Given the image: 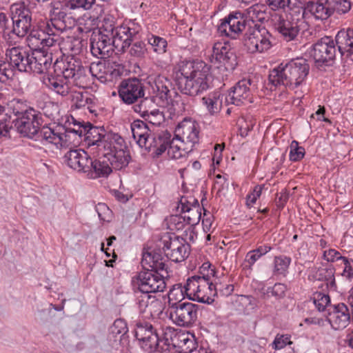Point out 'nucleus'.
<instances>
[{"instance_id":"5","label":"nucleus","mask_w":353,"mask_h":353,"mask_svg":"<svg viewBox=\"0 0 353 353\" xmlns=\"http://www.w3.org/2000/svg\"><path fill=\"white\" fill-rule=\"evenodd\" d=\"M214 274L215 270L210 269L207 274L200 272L199 274L189 277L184 285L185 295L189 299L212 303L218 291L217 285H214L210 279L211 276H214Z\"/></svg>"},{"instance_id":"64","label":"nucleus","mask_w":353,"mask_h":353,"mask_svg":"<svg viewBox=\"0 0 353 353\" xmlns=\"http://www.w3.org/2000/svg\"><path fill=\"white\" fill-rule=\"evenodd\" d=\"M179 203L181 210L200 205L198 200L192 196H183L181 198Z\"/></svg>"},{"instance_id":"38","label":"nucleus","mask_w":353,"mask_h":353,"mask_svg":"<svg viewBox=\"0 0 353 353\" xmlns=\"http://www.w3.org/2000/svg\"><path fill=\"white\" fill-rule=\"evenodd\" d=\"M222 101L219 92L210 93L202 98V103L210 115H216L221 111Z\"/></svg>"},{"instance_id":"32","label":"nucleus","mask_w":353,"mask_h":353,"mask_svg":"<svg viewBox=\"0 0 353 353\" xmlns=\"http://www.w3.org/2000/svg\"><path fill=\"white\" fill-rule=\"evenodd\" d=\"M88 70L92 77H95L101 81L107 80L108 74H110L112 78L121 74L118 69L112 70V68L110 67V63L106 64L104 61L92 63Z\"/></svg>"},{"instance_id":"16","label":"nucleus","mask_w":353,"mask_h":353,"mask_svg":"<svg viewBox=\"0 0 353 353\" xmlns=\"http://www.w3.org/2000/svg\"><path fill=\"white\" fill-rule=\"evenodd\" d=\"M246 20L240 12L230 13L221 20L217 30L221 35L236 39L241 32L246 29Z\"/></svg>"},{"instance_id":"27","label":"nucleus","mask_w":353,"mask_h":353,"mask_svg":"<svg viewBox=\"0 0 353 353\" xmlns=\"http://www.w3.org/2000/svg\"><path fill=\"white\" fill-rule=\"evenodd\" d=\"M138 31L128 26H117V30L113 34V45L119 52H124L130 45Z\"/></svg>"},{"instance_id":"47","label":"nucleus","mask_w":353,"mask_h":353,"mask_svg":"<svg viewBox=\"0 0 353 353\" xmlns=\"http://www.w3.org/2000/svg\"><path fill=\"white\" fill-rule=\"evenodd\" d=\"M11 117L4 112V107L0 105V138L6 137L12 128Z\"/></svg>"},{"instance_id":"35","label":"nucleus","mask_w":353,"mask_h":353,"mask_svg":"<svg viewBox=\"0 0 353 353\" xmlns=\"http://www.w3.org/2000/svg\"><path fill=\"white\" fill-rule=\"evenodd\" d=\"M311 273L314 279L329 282L331 286L335 285V268L332 265L314 267L311 269Z\"/></svg>"},{"instance_id":"26","label":"nucleus","mask_w":353,"mask_h":353,"mask_svg":"<svg viewBox=\"0 0 353 353\" xmlns=\"http://www.w3.org/2000/svg\"><path fill=\"white\" fill-rule=\"evenodd\" d=\"M83 67L81 61L75 56H67L64 59L59 61H55L53 65V70L55 73L62 74V79H70L76 72Z\"/></svg>"},{"instance_id":"58","label":"nucleus","mask_w":353,"mask_h":353,"mask_svg":"<svg viewBox=\"0 0 353 353\" xmlns=\"http://www.w3.org/2000/svg\"><path fill=\"white\" fill-rule=\"evenodd\" d=\"M185 225H188L186 219L183 214L173 215L170 218V227L174 230H181L185 228Z\"/></svg>"},{"instance_id":"22","label":"nucleus","mask_w":353,"mask_h":353,"mask_svg":"<svg viewBox=\"0 0 353 353\" xmlns=\"http://www.w3.org/2000/svg\"><path fill=\"white\" fill-rule=\"evenodd\" d=\"M64 158L68 165L78 172L87 173L92 165V159L82 149L70 150L65 154Z\"/></svg>"},{"instance_id":"3","label":"nucleus","mask_w":353,"mask_h":353,"mask_svg":"<svg viewBox=\"0 0 353 353\" xmlns=\"http://www.w3.org/2000/svg\"><path fill=\"white\" fill-rule=\"evenodd\" d=\"M14 121L18 132L23 137L39 141L43 145L60 141V138L54 134V129L46 125L41 128L43 120L41 114L35 110H30L25 116L11 120V124Z\"/></svg>"},{"instance_id":"17","label":"nucleus","mask_w":353,"mask_h":353,"mask_svg":"<svg viewBox=\"0 0 353 353\" xmlns=\"http://www.w3.org/2000/svg\"><path fill=\"white\" fill-rule=\"evenodd\" d=\"M199 125L191 119H184L175 129V139L181 143L186 144L192 148L199 142Z\"/></svg>"},{"instance_id":"21","label":"nucleus","mask_w":353,"mask_h":353,"mask_svg":"<svg viewBox=\"0 0 353 353\" xmlns=\"http://www.w3.org/2000/svg\"><path fill=\"white\" fill-rule=\"evenodd\" d=\"M113 38L114 36L104 34H98L92 37L90 42L92 54L101 59L109 57L115 49Z\"/></svg>"},{"instance_id":"20","label":"nucleus","mask_w":353,"mask_h":353,"mask_svg":"<svg viewBox=\"0 0 353 353\" xmlns=\"http://www.w3.org/2000/svg\"><path fill=\"white\" fill-rule=\"evenodd\" d=\"M296 17H301L302 19H308L310 16L316 20H326L330 16V11L327 1H310L306 3L302 0L301 10L299 14H296Z\"/></svg>"},{"instance_id":"44","label":"nucleus","mask_w":353,"mask_h":353,"mask_svg":"<svg viewBox=\"0 0 353 353\" xmlns=\"http://www.w3.org/2000/svg\"><path fill=\"white\" fill-rule=\"evenodd\" d=\"M140 102L139 104L135 105L134 107V111L139 112L142 117H145L146 114H148L152 110H153L154 105V97H143L139 98Z\"/></svg>"},{"instance_id":"60","label":"nucleus","mask_w":353,"mask_h":353,"mask_svg":"<svg viewBox=\"0 0 353 353\" xmlns=\"http://www.w3.org/2000/svg\"><path fill=\"white\" fill-rule=\"evenodd\" d=\"M128 332V328L126 322L121 319H118L114 321L112 326L111 327V332L114 335H125Z\"/></svg>"},{"instance_id":"59","label":"nucleus","mask_w":353,"mask_h":353,"mask_svg":"<svg viewBox=\"0 0 353 353\" xmlns=\"http://www.w3.org/2000/svg\"><path fill=\"white\" fill-rule=\"evenodd\" d=\"M95 0H69L66 6L70 9L83 8L89 10L94 3Z\"/></svg>"},{"instance_id":"34","label":"nucleus","mask_w":353,"mask_h":353,"mask_svg":"<svg viewBox=\"0 0 353 353\" xmlns=\"http://www.w3.org/2000/svg\"><path fill=\"white\" fill-rule=\"evenodd\" d=\"M131 130L134 139L141 148L146 145L147 140L152 134L147 124L140 120H136L131 124Z\"/></svg>"},{"instance_id":"40","label":"nucleus","mask_w":353,"mask_h":353,"mask_svg":"<svg viewBox=\"0 0 353 353\" xmlns=\"http://www.w3.org/2000/svg\"><path fill=\"white\" fill-rule=\"evenodd\" d=\"M89 70L85 67H81L73 76L70 77L72 83L79 88H89L92 84V79L90 77Z\"/></svg>"},{"instance_id":"33","label":"nucleus","mask_w":353,"mask_h":353,"mask_svg":"<svg viewBox=\"0 0 353 353\" xmlns=\"http://www.w3.org/2000/svg\"><path fill=\"white\" fill-rule=\"evenodd\" d=\"M338 51L341 56L345 52L353 53V29H342L336 35Z\"/></svg>"},{"instance_id":"8","label":"nucleus","mask_w":353,"mask_h":353,"mask_svg":"<svg viewBox=\"0 0 353 353\" xmlns=\"http://www.w3.org/2000/svg\"><path fill=\"white\" fill-rule=\"evenodd\" d=\"M12 26L9 35L12 34L19 38L27 35L32 26V12L23 3H14L10 6Z\"/></svg>"},{"instance_id":"10","label":"nucleus","mask_w":353,"mask_h":353,"mask_svg":"<svg viewBox=\"0 0 353 353\" xmlns=\"http://www.w3.org/2000/svg\"><path fill=\"white\" fill-rule=\"evenodd\" d=\"M159 245L162 247L166 257L174 262L183 261L188 256L189 244L174 234H164L159 240Z\"/></svg>"},{"instance_id":"57","label":"nucleus","mask_w":353,"mask_h":353,"mask_svg":"<svg viewBox=\"0 0 353 353\" xmlns=\"http://www.w3.org/2000/svg\"><path fill=\"white\" fill-rule=\"evenodd\" d=\"M305 154V149L299 146L296 141H293L290 145V159L292 161H298L302 159Z\"/></svg>"},{"instance_id":"28","label":"nucleus","mask_w":353,"mask_h":353,"mask_svg":"<svg viewBox=\"0 0 353 353\" xmlns=\"http://www.w3.org/2000/svg\"><path fill=\"white\" fill-rule=\"evenodd\" d=\"M74 126H77V129L71 128H64L61 127L59 128V130H54V134L60 138V141L50 142V143L54 144L57 146L59 145L63 146L67 145L68 142H70L71 138H73L72 141H74L77 137H81L85 135V132L87 130L85 124L74 123Z\"/></svg>"},{"instance_id":"7","label":"nucleus","mask_w":353,"mask_h":353,"mask_svg":"<svg viewBox=\"0 0 353 353\" xmlns=\"http://www.w3.org/2000/svg\"><path fill=\"white\" fill-rule=\"evenodd\" d=\"M272 35L269 31L261 25L248 24L243 38V45L249 53L263 52L270 48Z\"/></svg>"},{"instance_id":"62","label":"nucleus","mask_w":353,"mask_h":353,"mask_svg":"<svg viewBox=\"0 0 353 353\" xmlns=\"http://www.w3.org/2000/svg\"><path fill=\"white\" fill-rule=\"evenodd\" d=\"M144 118L149 123L158 125L163 121V114L158 109H153Z\"/></svg>"},{"instance_id":"13","label":"nucleus","mask_w":353,"mask_h":353,"mask_svg":"<svg viewBox=\"0 0 353 353\" xmlns=\"http://www.w3.org/2000/svg\"><path fill=\"white\" fill-rule=\"evenodd\" d=\"M338 44L330 37H324L313 46V58L318 66L330 65L336 54Z\"/></svg>"},{"instance_id":"29","label":"nucleus","mask_w":353,"mask_h":353,"mask_svg":"<svg viewBox=\"0 0 353 353\" xmlns=\"http://www.w3.org/2000/svg\"><path fill=\"white\" fill-rule=\"evenodd\" d=\"M265 2L271 10L288 12L289 15H296L301 10L302 0H265Z\"/></svg>"},{"instance_id":"61","label":"nucleus","mask_w":353,"mask_h":353,"mask_svg":"<svg viewBox=\"0 0 353 353\" xmlns=\"http://www.w3.org/2000/svg\"><path fill=\"white\" fill-rule=\"evenodd\" d=\"M170 104L171 105L170 108V112L174 115L182 114L185 110V105L183 100L179 98L174 100L171 99Z\"/></svg>"},{"instance_id":"31","label":"nucleus","mask_w":353,"mask_h":353,"mask_svg":"<svg viewBox=\"0 0 353 353\" xmlns=\"http://www.w3.org/2000/svg\"><path fill=\"white\" fill-rule=\"evenodd\" d=\"M143 270H154L156 271H167V265L165 259L159 252L152 251H143L141 260Z\"/></svg>"},{"instance_id":"46","label":"nucleus","mask_w":353,"mask_h":353,"mask_svg":"<svg viewBox=\"0 0 353 353\" xmlns=\"http://www.w3.org/2000/svg\"><path fill=\"white\" fill-rule=\"evenodd\" d=\"M185 288L183 287L181 284H176L173 286L172 289L170 290L168 294V303H169V309H171V305L174 303L175 302L183 303L182 300L185 297Z\"/></svg>"},{"instance_id":"1","label":"nucleus","mask_w":353,"mask_h":353,"mask_svg":"<svg viewBox=\"0 0 353 353\" xmlns=\"http://www.w3.org/2000/svg\"><path fill=\"white\" fill-rule=\"evenodd\" d=\"M210 67L203 61H181L175 72L178 89L189 96H196L210 88Z\"/></svg>"},{"instance_id":"2","label":"nucleus","mask_w":353,"mask_h":353,"mask_svg":"<svg viewBox=\"0 0 353 353\" xmlns=\"http://www.w3.org/2000/svg\"><path fill=\"white\" fill-rule=\"evenodd\" d=\"M310 66L306 59L299 58L292 60L270 72L268 79L274 85H283L294 89L300 85L309 73Z\"/></svg>"},{"instance_id":"53","label":"nucleus","mask_w":353,"mask_h":353,"mask_svg":"<svg viewBox=\"0 0 353 353\" xmlns=\"http://www.w3.org/2000/svg\"><path fill=\"white\" fill-rule=\"evenodd\" d=\"M30 34L28 36V41L29 45L39 47L42 46L44 37H46V34L41 29H33L30 30Z\"/></svg>"},{"instance_id":"23","label":"nucleus","mask_w":353,"mask_h":353,"mask_svg":"<svg viewBox=\"0 0 353 353\" xmlns=\"http://www.w3.org/2000/svg\"><path fill=\"white\" fill-rule=\"evenodd\" d=\"M170 141L171 134L168 130H163L152 134L143 148L159 157L168 149Z\"/></svg>"},{"instance_id":"48","label":"nucleus","mask_w":353,"mask_h":353,"mask_svg":"<svg viewBox=\"0 0 353 353\" xmlns=\"http://www.w3.org/2000/svg\"><path fill=\"white\" fill-rule=\"evenodd\" d=\"M148 43L152 47L154 52L162 54L166 52L167 41L160 37L152 35L148 39Z\"/></svg>"},{"instance_id":"45","label":"nucleus","mask_w":353,"mask_h":353,"mask_svg":"<svg viewBox=\"0 0 353 353\" xmlns=\"http://www.w3.org/2000/svg\"><path fill=\"white\" fill-rule=\"evenodd\" d=\"M181 214L185 216L188 225H197L201 218V208L200 205L181 210Z\"/></svg>"},{"instance_id":"36","label":"nucleus","mask_w":353,"mask_h":353,"mask_svg":"<svg viewBox=\"0 0 353 353\" xmlns=\"http://www.w3.org/2000/svg\"><path fill=\"white\" fill-rule=\"evenodd\" d=\"M268 6L265 3H255L246 10L249 19L254 22L264 23L269 19Z\"/></svg>"},{"instance_id":"30","label":"nucleus","mask_w":353,"mask_h":353,"mask_svg":"<svg viewBox=\"0 0 353 353\" xmlns=\"http://www.w3.org/2000/svg\"><path fill=\"white\" fill-rule=\"evenodd\" d=\"M152 89L156 93L162 105H168L171 100V81L164 76L159 75L156 77Z\"/></svg>"},{"instance_id":"4","label":"nucleus","mask_w":353,"mask_h":353,"mask_svg":"<svg viewBox=\"0 0 353 353\" xmlns=\"http://www.w3.org/2000/svg\"><path fill=\"white\" fill-rule=\"evenodd\" d=\"M30 72L38 74L48 73L43 77L42 81L48 88L61 96H66L70 87L62 79L60 74L52 75L49 71L52 61V54L45 50H32Z\"/></svg>"},{"instance_id":"56","label":"nucleus","mask_w":353,"mask_h":353,"mask_svg":"<svg viewBox=\"0 0 353 353\" xmlns=\"http://www.w3.org/2000/svg\"><path fill=\"white\" fill-rule=\"evenodd\" d=\"M230 52L232 51L225 43L217 42L213 46L212 57L218 62L220 59L223 60V56Z\"/></svg>"},{"instance_id":"54","label":"nucleus","mask_w":353,"mask_h":353,"mask_svg":"<svg viewBox=\"0 0 353 353\" xmlns=\"http://www.w3.org/2000/svg\"><path fill=\"white\" fill-rule=\"evenodd\" d=\"M9 19L7 15L3 12H0V33L3 34V37L6 41L9 43H14L12 34L9 35Z\"/></svg>"},{"instance_id":"41","label":"nucleus","mask_w":353,"mask_h":353,"mask_svg":"<svg viewBox=\"0 0 353 353\" xmlns=\"http://www.w3.org/2000/svg\"><path fill=\"white\" fill-rule=\"evenodd\" d=\"M69 19L66 13L64 11L60 10L58 8H54L50 19L52 26L57 31H63L66 29V21Z\"/></svg>"},{"instance_id":"14","label":"nucleus","mask_w":353,"mask_h":353,"mask_svg":"<svg viewBox=\"0 0 353 353\" xmlns=\"http://www.w3.org/2000/svg\"><path fill=\"white\" fill-rule=\"evenodd\" d=\"M31 57L32 50L20 46L9 47L6 51L7 65L19 72H30Z\"/></svg>"},{"instance_id":"11","label":"nucleus","mask_w":353,"mask_h":353,"mask_svg":"<svg viewBox=\"0 0 353 353\" xmlns=\"http://www.w3.org/2000/svg\"><path fill=\"white\" fill-rule=\"evenodd\" d=\"M87 130L85 132V139L88 145H96L99 152L110 148L112 143H122L123 138L116 133L107 132L103 127H97L91 125L90 123L85 124Z\"/></svg>"},{"instance_id":"63","label":"nucleus","mask_w":353,"mask_h":353,"mask_svg":"<svg viewBox=\"0 0 353 353\" xmlns=\"http://www.w3.org/2000/svg\"><path fill=\"white\" fill-rule=\"evenodd\" d=\"M184 150L181 149V145L175 144L174 139H172L168 148V154L172 159H178L183 156L182 150Z\"/></svg>"},{"instance_id":"12","label":"nucleus","mask_w":353,"mask_h":353,"mask_svg":"<svg viewBox=\"0 0 353 353\" xmlns=\"http://www.w3.org/2000/svg\"><path fill=\"white\" fill-rule=\"evenodd\" d=\"M199 305L191 302H175L169 310L170 319L176 325L189 327L197 320Z\"/></svg>"},{"instance_id":"25","label":"nucleus","mask_w":353,"mask_h":353,"mask_svg":"<svg viewBox=\"0 0 353 353\" xmlns=\"http://www.w3.org/2000/svg\"><path fill=\"white\" fill-rule=\"evenodd\" d=\"M352 312L347 306L343 303H338L332 306V310L330 312V321L334 330H341L346 327L350 322Z\"/></svg>"},{"instance_id":"55","label":"nucleus","mask_w":353,"mask_h":353,"mask_svg":"<svg viewBox=\"0 0 353 353\" xmlns=\"http://www.w3.org/2000/svg\"><path fill=\"white\" fill-rule=\"evenodd\" d=\"M287 287L283 283H277L273 287H269L264 292L265 295L268 297L270 296H274L276 299H281L285 296Z\"/></svg>"},{"instance_id":"19","label":"nucleus","mask_w":353,"mask_h":353,"mask_svg":"<svg viewBox=\"0 0 353 353\" xmlns=\"http://www.w3.org/2000/svg\"><path fill=\"white\" fill-rule=\"evenodd\" d=\"M119 95L126 104H132L143 97L144 86L137 79H128L122 81L119 86Z\"/></svg>"},{"instance_id":"6","label":"nucleus","mask_w":353,"mask_h":353,"mask_svg":"<svg viewBox=\"0 0 353 353\" xmlns=\"http://www.w3.org/2000/svg\"><path fill=\"white\" fill-rule=\"evenodd\" d=\"M134 333L140 346L145 352L163 353L169 350L170 344L168 339H161L157 330L150 323L144 320L136 321Z\"/></svg>"},{"instance_id":"49","label":"nucleus","mask_w":353,"mask_h":353,"mask_svg":"<svg viewBox=\"0 0 353 353\" xmlns=\"http://www.w3.org/2000/svg\"><path fill=\"white\" fill-rule=\"evenodd\" d=\"M147 52L146 44L142 41L133 43L129 50L130 56L136 59L144 58Z\"/></svg>"},{"instance_id":"37","label":"nucleus","mask_w":353,"mask_h":353,"mask_svg":"<svg viewBox=\"0 0 353 353\" xmlns=\"http://www.w3.org/2000/svg\"><path fill=\"white\" fill-rule=\"evenodd\" d=\"M109 163L99 159H92V165L87 172V176L90 179L106 177L112 172Z\"/></svg>"},{"instance_id":"24","label":"nucleus","mask_w":353,"mask_h":353,"mask_svg":"<svg viewBox=\"0 0 353 353\" xmlns=\"http://www.w3.org/2000/svg\"><path fill=\"white\" fill-rule=\"evenodd\" d=\"M251 81L243 79L239 81L225 97L227 104L240 106L248 101L251 94L250 86Z\"/></svg>"},{"instance_id":"15","label":"nucleus","mask_w":353,"mask_h":353,"mask_svg":"<svg viewBox=\"0 0 353 353\" xmlns=\"http://www.w3.org/2000/svg\"><path fill=\"white\" fill-rule=\"evenodd\" d=\"M304 22L303 19L295 14H280L275 28L285 41H291L296 38Z\"/></svg>"},{"instance_id":"9","label":"nucleus","mask_w":353,"mask_h":353,"mask_svg":"<svg viewBox=\"0 0 353 353\" xmlns=\"http://www.w3.org/2000/svg\"><path fill=\"white\" fill-rule=\"evenodd\" d=\"M169 277L168 271L143 270L137 276L138 289L143 294L163 292L166 288L165 278Z\"/></svg>"},{"instance_id":"42","label":"nucleus","mask_w":353,"mask_h":353,"mask_svg":"<svg viewBox=\"0 0 353 353\" xmlns=\"http://www.w3.org/2000/svg\"><path fill=\"white\" fill-rule=\"evenodd\" d=\"M81 42L78 39L68 37L62 43L60 49L70 54L68 56H75L81 51Z\"/></svg>"},{"instance_id":"51","label":"nucleus","mask_w":353,"mask_h":353,"mask_svg":"<svg viewBox=\"0 0 353 353\" xmlns=\"http://www.w3.org/2000/svg\"><path fill=\"white\" fill-rule=\"evenodd\" d=\"M312 300L319 312L324 311L327 305L330 303L329 295L321 292L314 293Z\"/></svg>"},{"instance_id":"39","label":"nucleus","mask_w":353,"mask_h":353,"mask_svg":"<svg viewBox=\"0 0 353 353\" xmlns=\"http://www.w3.org/2000/svg\"><path fill=\"white\" fill-rule=\"evenodd\" d=\"M8 108L11 113L17 117V119L25 116L30 110H34L28 106L26 100L18 98H14L9 101Z\"/></svg>"},{"instance_id":"18","label":"nucleus","mask_w":353,"mask_h":353,"mask_svg":"<svg viewBox=\"0 0 353 353\" xmlns=\"http://www.w3.org/2000/svg\"><path fill=\"white\" fill-rule=\"evenodd\" d=\"M110 148L108 150H103L101 155L108 159L115 170H119L126 167L130 162V155L126 150L127 147L124 139H123L122 143H112Z\"/></svg>"},{"instance_id":"43","label":"nucleus","mask_w":353,"mask_h":353,"mask_svg":"<svg viewBox=\"0 0 353 353\" xmlns=\"http://www.w3.org/2000/svg\"><path fill=\"white\" fill-rule=\"evenodd\" d=\"M329 6L330 14L336 12L339 14L348 12L351 8L352 3L350 0H327Z\"/></svg>"},{"instance_id":"52","label":"nucleus","mask_w":353,"mask_h":353,"mask_svg":"<svg viewBox=\"0 0 353 353\" xmlns=\"http://www.w3.org/2000/svg\"><path fill=\"white\" fill-rule=\"evenodd\" d=\"M291 259L285 256H275L274 258V272L276 274H284L290 264Z\"/></svg>"},{"instance_id":"50","label":"nucleus","mask_w":353,"mask_h":353,"mask_svg":"<svg viewBox=\"0 0 353 353\" xmlns=\"http://www.w3.org/2000/svg\"><path fill=\"white\" fill-rule=\"evenodd\" d=\"M116 30H117V27L115 26V21L114 17H104L102 21L101 26L99 28L98 34H104L113 36L116 32Z\"/></svg>"}]
</instances>
